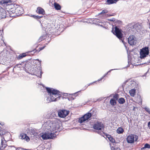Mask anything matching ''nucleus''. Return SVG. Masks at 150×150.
<instances>
[{
	"label": "nucleus",
	"instance_id": "nucleus-10",
	"mask_svg": "<svg viewBox=\"0 0 150 150\" xmlns=\"http://www.w3.org/2000/svg\"><path fill=\"white\" fill-rule=\"evenodd\" d=\"M20 62H19V68H21V70H25L27 72L28 69V67H29L30 65V63L26 61L21 62V63Z\"/></svg>",
	"mask_w": 150,
	"mask_h": 150
},
{
	"label": "nucleus",
	"instance_id": "nucleus-18",
	"mask_svg": "<svg viewBox=\"0 0 150 150\" xmlns=\"http://www.w3.org/2000/svg\"><path fill=\"white\" fill-rule=\"evenodd\" d=\"M28 54H31L33 55L35 53H38V50H36V49H35L33 50L29 51L27 52Z\"/></svg>",
	"mask_w": 150,
	"mask_h": 150
},
{
	"label": "nucleus",
	"instance_id": "nucleus-58",
	"mask_svg": "<svg viewBox=\"0 0 150 150\" xmlns=\"http://www.w3.org/2000/svg\"><path fill=\"white\" fill-rule=\"evenodd\" d=\"M96 82V81H94V82H93V83H90V84H91V85L92 84H93V83H95V82Z\"/></svg>",
	"mask_w": 150,
	"mask_h": 150
},
{
	"label": "nucleus",
	"instance_id": "nucleus-44",
	"mask_svg": "<svg viewBox=\"0 0 150 150\" xmlns=\"http://www.w3.org/2000/svg\"><path fill=\"white\" fill-rule=\"evenodd\" d=\"M0 4H4V0H0Z\"/></svg>",
	"mask_w": 150,
	"mask_h": 150
},
{
	"label": "nucleus",
	"instance_id": "nucleus-47",
	"mask_svg": "<svg viewBox=\"0 0 150 150\" xmlns=\"http://www.w3.org/2000/svg\"><path fill=\"white\" fill-rule=\"evenodd\" d=\"M36 16L35 15H33L31 16L33 17L34 18L36 19Z\"/></svg>",
	"mask_w": 150,
	"mask_h": 150
},
{
	"label": "nucleus",
	"instance_id": "nucleus-31",
	"mask_svg": "<svg viewBox=\"0 0 150 150\" xmlns=\"http://www.w3.org/2000/svg\"><path fill=\"white\" fill-rule=\"evenodd\" d=\"M144 109L148 113L150 114V109L147 106L145 107Z\"/></svg>",
	"mask_w": 150,
	"mask_h": 150
},
{
	"label": "nucleus",
	"instance_id": "nucleus-20",
	"mask_svg": "<svg viewBox=\"0 0 150 150\" xmlns=\"http://www.w3.org/2000/svg\"><path fill=\"white\" fill-rule=\"evenodd\" d=\"M119 0H107V4H110L114 3H116Z\"/></svg>",
	"mask_w": 150,
	"mask_h": 150
},
{
	"label": "nucleus",
	"instance_id": "nucleus-48",
	"mask_svg": "<svg viewBox=\"0 0 150 150\" xmlns=\"http://www.w3.org/2000/svg\"><path fill=\"white\" fill-rule=\"evenodd\" d=\"M0 125H4V122H1L0 121Z\"/></svg>",
	"mask_w": 150,
	"mask_h": 150
},
{
	"label": "nucleus",
	"instance_id": "nucleus-26",
	"mask_svg": "<svg viewBox=\"0 0 150 150\" xmlns=\"http://www.w3.org/2000/svg\"><path fill=\"white\" fill-rule=\"evenodd\" d=\"M30 133L32 135H33L34 136H37L38 135V133L36 132L34 129H31L30 131Z\"/></svg>",
	"mask_w": 150,
	"mask_h": 150
},
{
	"label": "nucleus",
	"instance_id": "nucleus-17",
	"mask_svg": "<svg viewBox=\"0 0 150 150\" xmlns=\"http://www.w3.org/2000/svg\"><path fill=\"white\" fill-rule=\"evenodd\" d=\"M130 89L131 90L129 91V93L131 96L134 97L136 94V89H135V87L132 89Z\"/></svg>",
	"mask_w": 150,
	"mask_h": 150
},
{
	"label": "nucleus",
	"instance_id": "nucleus-19",
	"mask_svg": "<svg viewBox=\"0 0 150 150\" xmlns=\"http://www.w3.org/2000/svg\"><path fill=\"white\" fill-rule=\"evenodd\" d=\"M36 60L39 61L40 62V64L41 61L40 60L38 59H31L29 62V63H30V64H33V65L36 64L35 61Z\"/></svg>",
	"mask_w": 150,
	"mask_h": 150
},
{
	"label": "nucleus",
	"instance_id": "nucleus-60",
	"mask_svg": "<svg viewBox=\"0 0 150 150\" xmlns=\"http://www.w3.org/2000/svg\"><path fill=\"white\" fill-rule=\"evenodd\" d=\"M90 85H91V84H89H89H88L87 85V86H90Z\"/></svg>",
	"mask_w": 150,
	"mask_h": 150
},
{
	"label": "nucleus",
	"instance_id": "nucleus-45",
	"mask_svg": "<svg viewBox=\"0 0 150 150\" xmlns=\"http://www.w3.org/2000/svg\"><path fill=\"white\" fill-rule=\"evenodd\" d=\"M0 4H4V0H0Z\"/></svg>",
	"mask_w": 150,
	"mask_h": 150
},
{
	"label": "nucleus",
	"instance_id": "nucleus-33",
	"mask_svg": "<svg viewBox=\"0 0 150 150\" xmlns=\"http://www.w3.org/2000/svg\"><path fill=\"white\" fill-rule=\"evenodd\" d=\"M144 146V148H145L146 149V148L150 149V145L148 143H146V144H145Z\"/></svg>",
	"mask_w": 150,
	"mask_h": 150
},
{
	"label": "nucleus",
	"instance_id": "nucleus-46",
	"mask_svg": "<svg viewBox=\"0 0 150 150\" xmlns=\"http://www.w3.org/2000/svg\"><path fill=\"white\" fill-rule=\"evenodd\" d=\"M148 71H149V70L146 73H145L144 74V75H143L144 76H146V75H147V74L148 73Z\"/></svg>",
	"mask_w": 150,
	"mask_h": 150
},
{
	"label": "nucleus",
	"instance_id": "nucleus-61",
	"mask_svg": "<svg viewBox=\"0 0 150 150\" xmlns=\"http://www.w3.org/2000/svg\"><path fill=\"white\" fill-rule=\"evenodd\" d=\"M129 66V65L128 64V65L127 66V67H126V68L128 67Z\"/></svg>",
	"mask_w": 150,
	"mask_h": 150
},
{
	"label": "nucleus",
	"instance_id": "nucleus-2",
	"mask_svg": "<svg viewBox=\"0 0 150 150\" xmlns=\"http://www.w3.org/2000/svg\"><path fill=\"white\" fill-rule=\"evenodd\" d=\"M47 117L50 119H52V120L50 121V124L49 126L52 131L58 130L59 128V122L60 120L56 117L57 116L56 115L55 112H50L48 113L47 115Z\"/></svg>",
	"mask_w": 150,
	"mask_h": 150
},
{
	"label": "nucleus",
	"instance_id": "nucleus-53",
	"mask_svg": "<svg viewBox=\"0 0 150 150\" xmlns=\"http://www.w3.org/2000/svg\"><path fill=\"white\" fill-rule=\"evenodd\" d=\"M103 79V78L102 77H101L100 79H99L98 80V81H101Z\"/></svg>",
	"mask_w": 150,
	"mask_h": 150
},
{
	"label": "nucleus",
	"instance_id": "nucleus-51",
	"mask_svg": "<svg viewBox=\"0 0 150 150\" xmlns=\"http://www.w3.org/2000/svg\"><path fill=\"white\" fill-rule=\"evenodd\" d=\"M58 31H59V32H62L64 31V29L62 30H60L59 29H57Z\"/></svg>",
	"mask_w": 150,
	"mask_h": 150
},
{
	"label": "nucleus",
	"instance_id": "nucleus-16",
	"mask_svg": "<svg viewBox=\"0 0 150 150\" xmlns=\"http://www.w3.org/2000/svg\"><path fill=\"white\" fill-rule=\"evenodd\" d=\"M36 12L39 14L43 15L45 14V11L41 7H38L37 8Z\"/></svg>",
	"mask_w": 150,
	"mask_h": 150
},
{
	"label": "nucleus",
	"instance_id": "nucleus-64",
	"mask_svg": "<svg viewBox=\"0 0 150 150\" xmlns=\"http://www.w3.org/2000/svg\"><path fill=\"white\" fill-rule=\"evenodd\" d=\"M109 16H112V15H110Z\"/></svg>",
	"mask_w": 150,
	"mask_h": 150
},
{
	"label": "nucleus",
	"instance_id": "nucleus-1",
	"mask_svg": "<svg viewBox=\"0 0 150 150\" xmlns=\"http://www.w3.org/2000/svg\"><path fill=\"white\" fill-rule=\"evenodd\" d=\"M46 90L49 95L47 100H49V102L55 101L60 99L62 94L59 91L52 88L46 87Z\"/></svg>",
	"mask_w": 150,
	"mask_h": 150
},
{
	"label": "nucleus",
	"instance_id": "nucleus-13",
	"mask_svg": "<svg viewBox=\"0 0 150 150\" xmlns=\"http://www.w3.org/2000/svg\"><path fill=\"white\" fill-rule=\"evenodd\" d=\"M93 127L96 130H101L102 129L104 128V126L103 123L100 122H97L94 124Z\"/></svg>",
	"mask_w": 150,
	"mask_h": 150
},
{
	"label": "nucleus",
	"instance_id": "nucleus-21",
	"mask_svg": "<svg viewBox=\"0 0 150 150\" xmlns=\"http://www.w3.org/2000/svg\"><path fill=\"white\" fill-rule=\"evenodd\" d=\"M54 6L55 9L57 10H60L61 8V6L58 4L55 3L54 4Z\"/></svg>",
	"mask_w": 150,
	"mask_h": 150
},
{
	"label": "nucleus",
	"instance_id": "nucleus-24",
	"mask_svg": "<svg viewBox=\"0 0 150 150\" xmlns=\"http://www.w3.org/2000/svg\"><path fill=\"white\" fill-rule=\"evenodd\" d=\"M118 103L120 104H123L125 102V100L124 98H120L118 100Z\"/></svg>",
	"mask_w": 150,
	"mask_h": 150
},
{
	"label": "nucleus",
	"instance_id": "nucleus-49",
	"mask_svg": "<svg viewBox=\"0 0 150 150\" xmlns=\"http://www.w3.org/2000/svg\"><path fill=\"white\" fill-rule=\"evenodd\" d=\"M39 17H39V16H36V19H37V20L38 19H40Z\"/></svg>",
	"mask_w": 150,
	"mask_h": 150
},
{
	"label": "nucleus",
	"instance_id": "nucleus-36",
	"mask_svg": "<svg viewBox=\"0 0 150 150\" xmlns=\"http://www.w3.org/2000/svg\"><path fill=\"white\" fill-rule=\"evenodd\" d=\"M108 12V11L106 10H103L100 13V14H104Z\"/></svg>",
	"mask_w": 150,
	"mask_h": 150
},
{
	"label": "nucleus",
	"instance_id": "nucleus-5",
	"mask_svg": "<svg viewBox=\"0 0 150 150\" xmlns=\"http://www.w3.org/2000/svg\"><path fill=\"white\" fill-rule=\"evenodd\" d=\"M6 132L4 131L1 130V127H0V135L1 136L4 135V137L1 139V143L0 147V150H2L5 148L7 146L6 141L5 139V138L6 137L7 135L10 136V134L9 133H7L6 134Z\"/></svg>",
	"mask_w": 150,
	"mask_h": 150
},
{
	"label": "nucleus",
	"instance_id": "nucleus-43",
	"mask_svg": "<svg viewBox=\"0 0 150 150\" xmlns=\"http://www.w3.org/2000/svg\"><path fill=\"white\" fill-rule=\"evenodd\" d=\"M88 87V86H87V85H86L84 86V87L83 88L82 90H85Z\"/></svg>",
	"mask_w": 150,
	"mask_h": 150
},
{
	"label": "nucleus",
	"instance_id": "nucleus-62",
	"mask_svg": "<svg viewBox=\"0 0 150 150\" xmlns=\"http://www.w3.org/2000/svg\"><path fill=\"white\" fill-rule=\"evenodd\" d=\"M17 59H19V56H18V57H17Z\"/></svg>",
	"mask_w": 150,
	"mask_h": 150
},
{
	"label": "nucleus",
	"instance_id": "nucleus-37",
	"mask_svg": "<svg viewBox=\"0 0 150 150\" xmlns=\"http://www.w3.org/2000/svg\"><path fill=\"white\" fill-rule=\"evenodd\" d=\"M117 69H111L109 71L106 73L105 74V75H108V74L109 73H110L111 71H113V70H117Z\"/></svg>",
	"mask_w": 150,
	"mask_h": 150
},
{
	"label": "nucleus",
	"instance_id": "nucleus-40",
	"mask_svg": "<svg viewBox=\"0 0 150 150\" xmlns=\"http://www.w3.org/2000/svg\"><path fill=\"white\" fill-rule=\"evenodd\" d=\"M108 20L110 21L114 22V21H115V18H112L110 19H108Z\"/></svg>",
	"mask_w": 150,
	"mask_h": 150
},
{
	"label": "nucleus",
	"instance_id": "nucleus-7",
	"mask_svg": "<svg viewBox=\"0 0 150 150\" xmlns=\"http://www.w3.org/2000/svg\"><path fill=\"white\" fill-rule=\"evenodd\" d=\"M149 53V47H145L141 49L140 52V57L142 59L146 57Z\"/></svg>",
	"mask_w": 150,
	"mask_h": 150
},
{
	"label": "nucleus",
	"instance_id": "nucleus-27",
	"mask_svg": "<svg viewBox=\"0 0 150 150\" xmlns=\"http://www.w3.org/2000/svg\"><path fill=\"white\" fill-rule=\"evenodd\" d=\"M11 1L10 0H4V4H6L8 5H10Z\"/></svg>",
	"mask_w": 150,
	"mask_h": 150
},
{
	"label": "nucleus",
	"instance_id": "nucleus-56",
	"mask_svg": "<svg viewBox=\"0 0 150 150\" xmlns=\"http://www.w3.org/2000/svg\"><path fill=\"white\" fill-rule=\"evenodd\" d=\"M107 75H105V74H104L102 77L103 79Z\"/></svg>",
	"mask_w": 150,
	"mask_h": 150
},
{
	"label": "nucleus",
	"instance_id": "nucleus-12",
	"mask_svg": "<svg viewBox=\"0 0 150 150\" xmlns=\"http://www.w3.org/2000/svg\"><path fill=\"white\" fill-rule=\"evenodd\" d=\"M128 42L131 45H135L137 42L135 37L133 35L130 36L128 38Z\"/></svg>",
	"mask_w": 150,
	"mask_h": 150
},
{
	"label": "nucleus",
	"instance_id": "nucleus-4",
	"mask_svg": "<svg viewBox=\"0 0 150 150\" xmlns=\"http://www.w3.org/2000/svg\"><path fill=\"white\" fill-rule=\"evenodd\" d=\"M112 32L114 35H115L120 40H121L122 42L123 43L125 46L126 48L127 46L126 45V43L124 42V40L122 39L123 34L122 33V30L117 27L115 26V30H114V29L112 28Z\"/></svg>",
	"mask_w": 150,
	"mask_h": 150
},
{
	"label": "nucleus",
	"instance_id": "nucleus-3",
	"mask_svg": "<svg viewBox=\"0 0 150 150\" xmlns=\"http://www.w3.org/2000/svg\"><path fill=\"white\" fill-rule=\"evenodd\" d=\"M33 64H30L29 67H28V69L27 72L32 75H35L38 77L41 78L42 72V71L41 67H40L39 68L35 67L34 68L32 67Z\"/></svg>",
	"mask_w": 150,
	"mask_h": 150
},
{
	"label": "nucleus",
	"instance_id": "nucleus-23",
	"mask_svg": "<svg viewBox=\"0 0 150 150\" xmlns=\"http://www.w3.org/2000/svg\"><path fill=\"white\" fill-rule=\"evenodd\" d=\"M28 54L27 52L20 54H19V59H21L23 58V57H24L25 56H27L28 55Z\"/></svg>",
	"mask_w": 150,
	"mask_h": 150
},
{
	"label": "nucleus",
	"instance_id": "nucleus-41",
	"mask_svg": "<svg viewBox=\"0 0 150 150\" xmlns=\"http://www.w3.org/2000/svg\"><path fill=\"white\" fill-rule=\"evenodd\" d=\"M137 26L136 24H134V25H133L132 26L131 28L133 29L135 28V29H136V27H137Z\"/></svg>",
	"mask_w": 150,
	"mask_h": 150
},
{
	"label": "nucleus",
	"instance_id": "nucleus-55",
	"mask_svg": "<svg viewBox=\"0 0 150 150\" xmlns=\"http://www.w3.org/2000/svg\"><path fill=\"white\" fill-rule=\"evenodd\" d=\"M145 148H144V147H142L141 149V150H144L145 149Z\"/></svg>",
	"mask_w": 150,
	"mask_h": 150
},
{
	"label": "nucleus",
	"instance_id": "nucleus-15",
	"mask_svg": "<svg viewBox=\"0 0 150 150\" xmlns=\"http://www.w3.org/2000/svg\"><path fill=\"white\" fill-rule=\"evenodd\" d=\"M21 138L22 140H24L28 142L30 141V139L29 137L25 133H22L20 134Z\"/></svg>",
	"mask_w": 150,
	"mask_h": 150
},
{
	"label": "nucleus",
	"instance_id": "nucleus-30",
	"mask_svg": "<svg viewBox=\"0 0 150 150\" xmlns=\"http://www.w3.org/2000/svg\"><path fill=\"white\" fill-rule=\"evenodd\" d=\"M23 11H24L23 8L19 7V16L23 13Z\"/></svg>",
	"mask_w": 150,
	"mask_h": 150
},
{
	"label": "nucleus",
	"instance_id": "nucleus-32",
	"mask_svg": "<svg viewBox=\"0 0 150 150\" xmlns=\"http://www.w3.org/2000/svg\"><path fill=\"white\" fill-rule=\"evenodd\" d=\"M113 97L115 100H117L119 98V95L118 94H115L113 96Z\"/></svg>",
	"mask_w": 150,
	"mask_h": 150
},
{
	"label": "nucleus",
	"instance_id": "nucleus-57",
	"mask_svg": "<svg viewBox=\"0 0 150 150\" xmlns=\"http://www.w3.org/2000/svg\"><path fill=\"white\" fill-rule=\"evenodd\" d=\"M64 96H66V95H67L68 94V93H64Z\"/></svg>",
	"mask_w": 150,
	"mask_h": 150
},
{
	"label": "nucleus",
	"instance_id": "nucleus-35",
	"mask_svg": "<svg viewBox=\"0 0 150 150\" xmlns=\"http://www.w3.org/2000/svg\"><path fill=\"white\" fill-rule=\"evenodd\" d=\"M109 141L112 143H115V139L112 137L110 139Z\"/></svg>",
	"mask_w": 150,
	"mask_h": 150
},
{
	"label": "nucleus",
	"instance_id": "nucleus-6",
	"mask_svg": "<svg viewBox=\"0 0 150 150\" xmlns=\"http://www.w3.org/2000/svg\"><path fill=\"white\" fill-rule=\"evenodd\" d=\"M56 135L54 132L47 133L43 134L41 136L44 140L53 139L56 137Z\"/></svg>",
	"mask_w": 150,
	"mask_h": 150
},
{
	"label": "nucleus",
	"instance_id": "nucleus-9",
	"mask_svg": "<svg viewBox=\"0 0 150 150\" xmlns=\"http://www.w3.org/2000/svg\"><path fill=\"white\" fill-rule=\"evenodd\" d=\"M92 116L91 112H88L85 114L82 117L80 118L79 120V122L82 123L85 121L88 120Z\"/></svg>",
	"mask_w": 150,
	"mask_h": 150
},
{
	"label": "nucleus",
	"instance_id": "nucleus-14",
	"mask_svg": "<svg viewBox=\"0 0 150 150\" xmlns=\"http://www.w3.org/2000/svg\"><path fill=\"white\" fill-rule=\"evenodd\" d=\"M126 83H128L127 85L128 87L129 88H133L135 87V88H137L136 86V83L134 81H126Z\"/></svg>",
	"mask_w": 150,
	"mask_h": 150
},
{
	"label": "nucleus",
	"instance_id": "nucleus-34",
	"mask_svg": "<svg viewBox=\"0 0 150 150\" xmlns=\"http://www.w3.org/2000/svg\"><path fill=\"white\" fill-rule=\"evenodd\" d=\"M105 134L106 138H108L109 140H110V139L111 137H112V136L110 135Z\"/></svg>",
	"mask_w": 150,
	"mask_h": 150
},
{
	"label": "nucleus",
	"instance_id": "nucleus-29",
	"mask_svg": "<svg viewBox=\"0 0 150 150\" xmlns=\"http://www.w3.org/2000/svg\"><path fill=\"white\" fill-rule=\"evenodd\" d=\"M110 147H111V150H120V149L119 147H116L115 146L114 147L113 146H111V144H110Z\"/></svg>",
	"mask_w": 150,
	"mask_h": 150
},
{
	"label": "nucleus",
	"instance_id": "nucleus-25",
	"mask_svg": "<svg viewBox=\"0 0 150 150\" xmlns=\"http://www.w3.org/2000/svg\"><path fill=\"white\" fill-rule=\"evenodd\" d=\"M124 131V129L121 127H119L117 130V132L119 134H122Z\"/></svg>",
	"mask_w": 150,
	"mask_h": 150
},
{
	"label": "nucleus",
	"instance_id": "nucleus-59",
	"mask_svg": "<svg viewBox=\"0 0 150 150\" xmlns=\"http://www.w3.org/2000/svg\"><path fill=\"white\" fill-rule=\"evenodd\" d=\"M78 92H79V91H78V92H76V93H74L72 94V95H74V94H75L76 93H78Z\"/></svg>",
	"mask_w": 150,
	"mask_h": 150
},
{
	"label": "nucleus",
	"instance_id": "nucleus-42",
	"mask_svg": "<svg viewBox=\"0 0 150 150\" xmlns=\"http://www.w3.org/2000/svg\"><path fill=\"white\" fill-rule=\"evenodd\" d=\"M149 61H148L147 62H145L144 63H142V64H149V63H150V59L149 60Z\"/></svg>",
	"mask_w": 150,
	"mask_h": 150
},
{
	"label": "nucleus",
	"instance_id": "nucleus-50",
	"mask_svg": "<svg viewBox=\"0 0 150 150\" xmlns=\"http://www.w3.org/2000/svg\"><path fill=\"white\" fill-rule=\"evenodd\" d=\"M19 150H27L26 149H24L23 148L19 147Z\"/></svg>",
	"mask_w": 150,
	"mask_h": 150
},
{
	"label": "nucleus",
	"instance_id": "nucleus-8",
	"mask_svg": "<svg viewBox=\"0 0 150 150\" xmlns=\"http://www.w3.org/2000/svg\"><path fill=\"white\" fill-rule=\"evenodd\" d=\"M138 137L137 136L134 134H131L128 136L126 140L128 143L132 144L134 141H137Z\"/></svg>",
	"mask_w": 150,
	"mask_h": 150
},
{
	"label": "nucleus",
	"instance_id": "nucleus-22",
	"mask_svg": "<svg viewBox=\"0 0 150 150\" xmlns=\"http://www.w3.org/2000/svg\"><path fill=\"white\" fill-rule=\"evenodd\" d=\"M110 103L111 105H115L116 104V100L114 98H111L110 100Z\"/></svg>",
	"mask_w": 150,
	"mask_h": 150
},
{
	"label": "nucleus",
	"instance_id": "nucleus-28",
	"mask_svg": "<svg viewBox=\"0 0 150 150\" xmlns=\"http://www.w3.org/2000/svg\"><path fill=\"white\" fill-rule=\"evenodd\" d=\"M46 37V35L41 36L38 39V41L39 42H40V41H42V40L45 39Z\"/></svg>",
	"mask_w": 150,
	"mask_h": 150
},
{
	"label": "nucleus",
	"instance_id": "nucleus-63",
	"mask_svg": "<svg viewBox=\"0 0 150 150\" xmlns=\"http://www.w3.org/2000/svg\"><path fill=\"white\" fill-rule=\"evenodd\" d=\"M128 64H129V60L128 61Z\"/></svg>",
	"mask_w": 150,
	"mask_h": 150
},
{
	"label": "nucleus",
	"instance_id": "nucleus-39",
	"mask_svg": "<svg viewBox=\"0 0 150 150\" xmlns=\"http://www.w3.org/2000/svg\"><path fill=\"white\" fill-rule=\"evenodd\" d=\"M45 47V46H44L43 47H40L39 48V50L38 51V52H39L40 51L42 50Z\"/></svg>",
	"mask_w": 150,
	"mask_h": 150
},
{
	"label": "nucleus",
	"instance_id": "nucleus-38",
	"mask_svg": "<svg viewBox=\"0 0 150 150\" xmlns=\"http://www.w3.org/2000/svg\"><path fill=\"white\" fill-rule=\"evenodd\" d=\"M98 133L100 135L104 137V136H103V134H105V133L103 132L98 131Z\"/></svg>",
	"mask_w": 150,
	"mask_h": 150
},
{
	"label": "nucleus",
	"instance_id": "nucleus-52",
	"mask_svg": "<svg viewBox=\"0 0 150 150\" xmlns=\"http://www.w3.org/2000/svg\"><path fill=\"white\" fill-rule=\"evenodd\" d=\"M148 127L150 129V122H149L148 123Z\"/></svg>",
	"mask_w": 150,
	"mask_h": 150
},
{
	"label": "nucleus",
	"instance_id": "nucleus-11",
	"mask_svg": "<svg viewBox=\"0 0 150 150\" xmlns=\"http://www.w3.org/2000/svg\"><path fill=\"white\" fill-rule=\"evenodd\" d=\"M69 113V110H60L58 112V116L61 118H64L68 115Z\"/></svg>",
	"mask_w": 150,
	"mask_h": 150
},
{
	"label": "nucleus",
	"instance_id": "nucleus-54",
	"mask_svg": "<svg viewBox=\"0 0 150 150\" xmlns=\"http://www.w3.org/2000/svg\"><path fill=\"white\" fill-rule=\"evenodd\" d=\"M39 17H39L40 19L41 18H42L43 17H45V16H39Z\"/></svg>",
	"mask_w": 150,
	"mask_h": 150
}]
</instances>
